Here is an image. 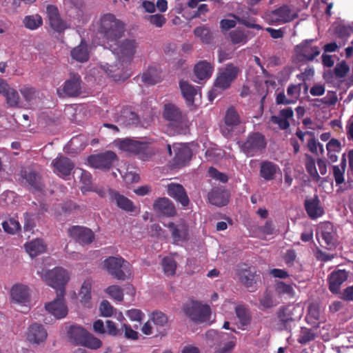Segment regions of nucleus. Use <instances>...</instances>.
Here are the masks:
<instances>
[{"instance_id": "nucleus-1", "label": "nucleus", "mask_w": 353, "mask_h": 353, "mask_svg": "<svg viewBox=\"0 0 353 353\" xmlns=\"http://www.w3.org/2000/svg\"><path fill=\"white\" fill-rule=\"evenodd\" d=\"M125 23L112 13L101 16L97 23V32L108 48H112L125 34Z\"/></svg>"}, {"instance_id": "nucleus-2", "label": "nucleus", "mask_w": 353, "mask_h": 353, "mask_svg": "<svg viewBox=\"0 0 353 353\" xmlns=\"http://www.w3.org/2000/svg\"><path fill=\"white\" fill-rule=\"evenodd\" d=\"M163 117L170 121L168 129L170 134L173 135L185 134L188 132V121L181 110L174 103L164 104Z\"/></svg>"}, {"instance_id": "nucleus-3", "label": "nucleus", "mask_w": 353, "mask_h": 353, "mask_svg": "<svg viewBox=\"0 0 353 353\" xmlns=\"http://www.w3.org/2000/svg\"><path fill=\"white\" fill-rule=\"evenodd\" d=\"M69 341L74 345H81L91 350H97L102 346V341L78 325H71L68 332Z\"/></svg>"}, {"instance_id": "nucleus-4", "label": "nucleus", "mask_w": 353, "mask_h": 353, "mask_svg": "<svg viewBox=\"0 0 353 353\" xmlns=\"http://www.w3.org/2000/svg\"><path fill=\"white\" fill-rule=\"evenodd\" d=\"M240 72V68L233 63H228L225 65V68L220 69L214 81V88L210 92V100L212 101L216 97L214 92L216 91V88H219L221 90L228 89L232 82L236 80Z\"/></svg>"}, {"instance_id": "nucleus-5", "label": "nucleus", "mask_w": 353, "mask_h": 353, "mask_svg": "<svg viewBox=\"0 0 353 353\" xmlns=\"http://www.w3.org/2000/svg\"><path fill=\"white\" fill-rule=\"evenodd\" d=\"M103 264L108 272L117 280L125 281L132 274L131 265L121 256H109Z\"/></svg>"}, {"instance_id": "nucleus-6", "label": "nucleus", "mask_w": 353, "mask_h": 353, "mask_svg": "<svg viewBox=\"0 0 353 353\" xmlns=\"http://www.w3.org/2000/svg\"><path fill=\"white\" fill-rule=\"evenodd\" d=\"M302 314L303 310L298 305H288L279 307L276 316L281 330L290 332L292 323L300 319Z\"/></svg>"}, {"instance_id": "nucleus-7", "label": "nucleus", "mask_w": 353, "mask_h": 353, "mask_svg": "<svg viewBox=\"0 0 353 353\" xmlns=\"http://www.w3.org/2000/svg\"><path fill=\"white\" fill-rule=\"evenodd\" d=\"M238 143L241 150L248 157L261 154L267 145L264 135L258 132L250 133L245 141H239Z\"/></svg>"}, {"instance_id": "nucleus-8", "label": "nucleus", "mask_w": 353, "mask_h": 353, "mask_svg": "<svg viewBox=\"0 0 353 353\" xmlns=\"http://www.w3.org/2000/svg\"><path fill=\"white\" fill-rule=\"evenodd\" d=\"M138 48V43L134 39H125L114 46L111 49L119 61L130 65L133 60Z\"/></svg>"}, {"instance_id": "nucleus-9", "label": "nucleus", "mask_w": 353, "mask_h": 353, "mask_svg": "<svg viewBox=\"0 0 353 353\" xmlns=\"http://www.w3.org/2000/svg\"><path fill=\"white\" fill-rule=\"evenodd\" d=\"M37 274H39L48 285L57 289V292L62 289L65 290V285L69 279L66 270L59 267L51 270L44 269H42L41 271L38 270Z\"/></svg>"}, {"instance_id": "nucleus-10", "label": "nucleus", "mask_w": 353, "mask_h": 353, "mask_svg": "<svg viewBox=\"0 0 353 353\" xmlns=\"http://www.w3.org/2000/svg\"><path fill=\"white\" fill-rule=\"evenodd\" d=\"M183 310L187 316L196 323L209 321L211 315V310L208 305H201L196 301L184 304Z\"/></svg>"}, {"instance_id": "nucleus-11", "label": "nucleus", "mask_w": 353, "mask_h": 353, "mask_svg": "<svg viewBox=\"0 0 353 353\" xmlns=\"http://www.w3.org/2000/svg\"><path fill=\"white\" fill-rule=\"evenodd\" d=\"M81 79L79 74H74L57 89L60 98H74L78 97L81 91Z\"/></svg>"}, {"instance_id": "nucleus-12", "label": "nucleus", "mask_w": 353, "mask_h": 353, "mask_svg": "<svg viewBox=\"0 0 353 353\" xmlns=\"http://www.w3.org/2000/svg\"><path fill=\"white\" fill-rule=\"evenodd\" d=\"M88 161L93 168L110 170L118 161V158L114 152L108 150L97 154L90 155Z\"/></svg>"}, {"instance_id": "nucleus-13", "label": "nucleus", "mask_w": 353, "mask_h": 353, "mask_svg": "<svg viewBox=\"0 0 353 353\" xmlns=\"http://www.w3.org/2000/svg\"><path fill=\"white\" fill-rule=\"evenodd\" d=\"M65 290L62 289L57 292V299L46 304V311L54 316L57 319L65 317L68 310L64 299Z\"/></svg>"}, {"instance_id": "nucleus-14", "label": "nucleus", "mask_w": 353, "mask_h": 353, "mask_svg": "<svg viewBox=\"0 0 353 353\" xmlns=\"http://www.w3.org/2000/svg\"><path fill=\"white\" fill-rule=\"evenodd\" d=\"M103 70L108 77L114 81H124L131 76L130 65L117 60L115 64L103 66Z\"/></svg>"}, {"instance_id": "nucleus-15", "label": "nucleus", "mask_w": 353, "mask_h": 353, "mask_svg": "<svg viewBox=\"0 0 353 353\" xmlns=\"http://www.w3.org/2000/svg\"><path fill=\"white\" fill-rule=\"evenodd\" d=\"M336 232L334 225L329 221L322 223L316 232V238L319 243L320 239L322 240V246L327 249H332L335 246L336 242Z\"/></svg>"}, {"instance_id": "nucleus-16", "label": "nucleus", "mask_w": 353, "mask_h": 353, "mask_svg": "<svg viewBox=\"0 0 353 353\" xmlns=\"http://www.w3.org/2000/svg\"><path fill=\"white\" fill-rule=\"evenodd\" d=\"M314 41V39H305L296 46L295 52L297 56L301 58V60L312 61L320 54L319 48L312 45Z\"/></svg>"}, {"instance_id": "nucleus-17", "label": "nucleus", "mask_w": 353, "mask_h": 353, "mask_svg": "<svg viewBox=\"0 0 353 353\" xmlns=\"http://www.w3.org/2000/svg\"><path fill=\"white\" fill-rule=\"evenodd\" d=\"M172 148L174 152L172 165L174 168H179L186 165L191 159L192 150L184 143H174Z\"/></svg>"}, {"instance_id": "nucleus-18", "label": "nucleus", "mask_w": 353, "mask_h": 353, "mask_svg": "<svg viewBox=\"0 0 353 353\" xmlns=\"http://www.w3.org/2000/svg\"><path fill=\"white\" fill-rule=\"evenodd\" d=\"M237 275L242 285L248 289L252 288L250 291L253 292L254 285L259 279V275L256 274L255 268L244 264L238 269Z\"/></svg>"}, {"instance_id": "nucleus-19", "label": "nucleus", "mask_w": 353, "mask_h": 353, "mask_svg": "<svg viewBox=\"0 0 353 353\" xmlns=\"http://www.w3.org/2000/svg\"><path fill=\"white\" fill-rule=\"evenodd\" d=\"M166 227L170 229L174 243L189 239V226L184 220H180L176 223L170 222Z\"/></svg>"}, {"instance_id": "nucleus-20", "label": "nucleus", "mask_w": 353, "mask_h": 353, "mask_svg": "<svg viewBox=\"0 0 353 353\" xmlns=\"http://www.w3.org/2000/svg\"><path fill=\"white\" fill-rule=\"evenodd\" d=\"M68 233L70 236L81 245L90 244L94 239V234L90 229L79 225L70 228Z\"/></svg>"}, {"instance_id": "nucleus-21", "label": "nucleus", "mask_w": 353, "mask_h": 353, "mask_svg": "<svg viewBox=\"0 0 353 353\" xmlns=\"http://www.w3.org/2000/svg\"><path fill=\"white\" fill-rule=\"evenodd\" d=\"M115 121L124 127L137 126L140 123V118L137 112L130 107H123L115 117Z\"/></svg>"}, {"instance_id": "nucleus-22", "label": "nucleus", "mask_w": 353, "mask_h": 353, "mask_svg": "<svg viewBox=\"0 0 353 353\" xmlns=\"http://www.w3.org/2000/svg\"><path fill=\"white\" fill-rule=\"evenodd\" d=\"M54 172L59 176L65 178L71 174L74 163L66 157H57L52 161Z\"/></svg>"}, {"instance_id": "nucleus-23", "label": "nucleus", "mask_w": 353, "mask_h": 353, "mask_svg": "<svg viewBox=\"0 0 353 353\" xmlns=\"http://www.w3.org/2000/svg\"><path fill=\"white\" fill-rule=\"evenodd\" d=\"M108 194L110 202L114 203L117 206L127 212H133L136 210L134 203L128 197L120 194L118 191L109 188Z\"/></svg>"}, {"instance_id": "nucleus-24", "label": "nucleus", "mask_w": 353, "mask_h": 353, "mask_svg": "<svg viewBox=\"0 0 353 353\" xmlns=\"http://www.w3.org/2000/svg\"><path fill=\"white\" fill-rule=\"evenodd\" d=\"M349 273L345 270H336L327 276L328 288L332 294H338L341 285L347 280Z\"/></svg>"}, {"instance_id": "nucleus-25", "label": "nucleus", "mask_w": 353, "mask_h": 353, "mask_svg": "<svg viewBox=\"0 0 353 353\" xmlns=\"http://www.w3.org/2000/svg\"><path fill=\"white\" fill-rule=\"evenodd\" d=\"M46 13L50 27L57 32H62L68 28L67 23L61 19L58 8L54 5H48Z\"/></svg>"}, {"instance_id": "nucleus-26", "label": "nucleus", "mask_w": 353, "mask_h": 353, "mask_svg": "<svg viewBox=\"0 0 353 353\" xmlns=\"http://www.w3.org/2000/svg\"><path fill=\"white\" fill-rule=\"evenodd\" d=\"M48 336V333L43 325L37 323L31 324L27 332V340L36 345L44 342Z\"/></svg>"}, {"instance_id": "nucleus-27", "label": "nucleus", "mask_w": 353, "mask_h": 353, "mask_svg": "<svg viewBox=\"0 0 353 353\" xmlns=\"http://www.w3.org/2000/svg\"><path fill=\"white\" fill-rule=\"evenodd\" d=\"M168 194L170 196L181 203L184 208L190 203L189 197L182 185L178 183H170L167 187Z\"/></svg>"}, {"instance_id": "nucleus-28", "label": "nucleus", "mask_w": 353, "mask_h": 353, "mask_svg": "<svg viewBox=\"0 0 353 353\" xmlns=\"http://www.w3.org/2000/svg\"><path fill=\"white\" fill-rule=\"evenodd\" d=\"M153 209L165 216H173L176 214L174 204L166 197L156 199L153 203Z\"/></svg>"}, {"instance_id": "nucleus-29", "label": "nucleus", "mask_w": 353, "mask_h": 353, "mask_svg": "<svg viewBox=\"0 0 353 353\" xmlns=\"http://www.w3.org/2000/svg\"><path fill=\"white\" fill-rule=\"evenodd\" d=\"M241 123L240 117L234 108H229L225 115L224 123L225 126L223 128V133L224 135H229L234 130V128L239 125Z\"/></svg>"}, {"instance_id": "nucleus-30", "label": "nucleus", "mask_w": 353, "mask_h": 353, "mask_svg": "<svg viewBox=\"0 0 353 353\" xmlns=\"http://www.w3.org/2000/svg\"><path fill=\"white\" fill-rule=\"evenodd\" d=\"M305 210L310 218L314 219L324 214V210L321 206L320 199L315 194L312 199H306L304 201Z\"/></svg>"}, {"instance_id": "nucleus-31", "label": "nucleus", "mask_w": 353, "mask_h": 353, "mask_svg": "<svg viewBox=\"0 0 353 353\" xmlns=\"http://www.w3.org/2000/svg\"><path fill=\"white\" fill-rule=\"evenodd\" d=\"M119 147L121 150L134 154L144 152L147 143L131 139H124L119 141Z\"/></svg>"}, {"instance_id": "nucleus-32", "label": "nucleus", "mask_w": 353, "mask_h": 353, "mask_svg": "<svg viewBox=\"0 0 353 353\" xmlns=\"http://www.w3.org/2000/svg\"><path fill=\"white\" fill-rule=\"evenodd\" d=\"M272 17L277 22L287 23L293 21L296 14H294L288 5H283L272 11Z\"/></svg>"}, {"instance_id": "nucleus-33", "label": "nucleus", "mask_w": 353, "mask_h": 353, "mask_svg": "<svg viewBox=\"0 0 353 353\" xmlns=\"http://www.w3.org/2000/svg\"><path fill=\"white\" fill-rule=\"evenodd\" d=\"M209 202L216 206H224L229 201L228 192L221 188H215L208 193Z\"/></svg>"}, {"instance_id": "nucleus-34", "label": "nucleus", "mask_w": 353, "mask_h": 353, "mask_svg": "<svg viewBox=\"0 0 353 353\" xmlns=\"http://www.w3.org/2000/svg\"><path fill=\"white\" fill-rule=\"evenodd\" d=\"M70 55L74 60L78 62L84 63L88 61L90 57L88 47L83 39L81 40L79 45L71 50Z\"/></svg>"}, {"instance_id": "nucleus-35", "label": "nucleus", "mask_w": 353, "mask_h": 353, "mask_svg": "<svg viewBox=\"0 0 353 353\" xmlns=\"http://www.w3.org/2000/svg\"><path fill=\"white\" fill-rule=\"evenodd\" d=\"M141 80L148 85H155L162 80L161 71L154 66H150L141 75Z\"/></svg>"}, {"instance_id": "nucleus-36", "label": "nucleus", "mask_w": 353, "mask_h": 353, "mask_svg": "<svg viewBox=\"0 0 353 353\" xmlns=\"http://www.w3.org/2000/svg\"><path fill=\"white\" fill-rule=\"evenodd\" d=\"M11 297L13 301L25 303L29 300L28 287L23 285H14L11 289Z\"/></svg>"}, {"instance_id": "nucleus-37", "label": "nucleus", "mask_w": 353, "mask_h": 353, "mask_svg": "<svg viewBox=\"0 0 353 353\" xmlns=\"http://www.w3.org/2000/svg\"><path fill=\"white\" fill-rule=\"evenodd\" d=\"M213 71V66L206 61H201L194 66V72L197 79L205 80L209 79Z\"/></svg>"}, {"instance_id": "nucleus-38", "label": "nucleus", "mask_w": 353, "mask_h": 353, "mask_svg": "<svg viewBox=\"0 0 353 353\" xmlns=\"http://www.w3.org/2000/svg\"><path fill=\"white\" fill-rule=\"evenodd\" d=\"M179 87L183 98L188 105H192L194 101V97L196 94V88L188 81L181 80Z\"/></svg>"}, {"instance_id": "nucleus-39", "label": "nucleus", "mask_w": 353, "mask_h": 353, "mask_svg": "<svg viewBox=\"0 0 353 353\" xmlns=\"http://www.w3.org/2000/svg\"><path fill=\"white\" fill-rule=\"evenodd\" d=\"M25 248L29 255L33 258L46 250V245L42 239H37L25 244Z\"/></svg>"}, {"instance_id": "nucleus-40", "label": "nucleus", "mask_w": 353, "mask_h": 353, "mask_svg": "<svg viewBox=\"0 0 353 353\" xmlns=\"http://www.w3.org/2000/svg\"><path fill=\"white\" fill-rule=\"evenodd\" d=\"M347 166L346 154L342 155L339 165L332 167L333 176L336 185H340L345 182V172Z\"/></svg>"}, {"instance_id": "nucleus-41", "label": "nucleus", "mask_w": 353, "mask_h": 353, "mask_svg": "<svg viewBox=\"0 0 353 353\" xmlns=\"http://www.w3.org/2000/svg\"><path fill=\"white\" fill-rule=\"evenodd\" d=\"M21 177L33 188L36 190L41 189L40 176L31 170H22L21 171Z\"/></svg>"}, {"instance_id": "nucleus-42", "label": "nucleus", "mask_w": 353, "mask_h": 353, "mask_svg": "<svg viewBox=\"0 0 353 353\" xmlns=\"http://www.w3.org/2000/svg\"><path fill=\"white\" fill-rule=\"evenodd\" d=\"M278 166L270 161H263L260 166V175L266 181L272 180L277 171Z\"/></svg>"}, {"instance_id": "nucleus-43", "label": "nucleus", "mask_w": 353, "mask_h": 353, "mask_svg": "<svg viewBox=\"0 0 353 353\" xmlns=\"http://www.w3.org/2000/svg\"><path fill=\"white\" fill-rule=\"evenodd\" d=\"M260 307L263 310L272 308L276 306L279 302L274 298V292L269 290H265L259 299Z\"/></svg>"}, {"instance_id": "nucleus-44", "label": "nucleus", "mask_w": 353, "mask_h": 353, "mask_svg": "<svg viewBox=\"0 0 353 353\" xmlns=\"http://www.w3.org/2000/svg\"><path fill=\"white\" fill-rule=\"evenodd\" d=\"M194 34L203 43L209 44L213 39V34L210 28L205 25L200 26L194 28Z\"/></svg>"}, {"instance_id": "nucleus-45", "label": "nucleus", "mask_w": 353, "mask_h": 353, "mask_svg": "<svg viewBox=\"0 0 353 353\" xmlns=\"http://www.w3.org/2000/svg\"><path fill=\"white\" fill-rule=\"evenodd\" d=\"M231 43L234 45H244L248 41V34L241 29L236 28L229 33Z\"/></svg>"}, {"instance_id": "nucleus-46", "label": "nucleus", "mask_w": 353, "mask_h": 353, "mask_svg": "<svg viewBox=\"0 0 353 353\" xmlns=\"http://www.w3.org/2000/svg\"><path fill=\"white\" fill-rule=\"evenodd\" d=\"M305 168L312 179L318 182L321 177L317 172L315 160L308 154H305Z\"/></svg>"}, {"instance_id": "nucleus-47", "label": "nucleus", "mask_w": 353, "mask_h": 353, "mask_svg": "<svg viewBox=\"0 0 353 353\" xmlns=\"http://www.w3.org/2000/svg\"><path fill=\"white\" fill-rule=\"evenodd\" d=\"M2 228L5 232L10 234H14L21 230L19 222L14 217L9 218L2 223Z\"/></svg>"}, {"instance_id": "nucleus-48", "label": "nucleus", "mask_w": 353, "mask_h": 353, "mask_svg": "<svg viewBox=\"0 0 353 353\" xmlns=\"http://www.w3.org/2000/svg\"><path fill=\"white\" fill-rule=\"evenodd\" d=\"M91 287L92 283L90 279H86L83 283L79 292L80 301L81 303L86 305L91 299Z\"/></svg>"}, {"instance_id": "nucleus-49", "label": "nucleus", "mask_w": 353, "mask_h": 353, "mask_svg": "<svg viewBox=\"0 0 353 353\" xmlns=\"http://www.w3.org/2000/svg\"><path fill=\"white\" fill-rule=\"evenodd\" d=\"M236 316L243 325H248L251 321V316L248 309L242 305H237L235 308Z\"/></svg>"}, {"instance_id": "nucleus-50", "label": "nucleus", "mask_w": 353, "mask_h": 353, "mask_svg": "<svg viewBox=\"0 0 353 353\" xmlns=\"http://www.w3.org/2000/svg\"><path fill=\"white\" fill-rule=\"evenodd\" d=\"M275 291L279 296L288 295L290 297L294 296V291L292 286L283 281H278L275 284Z\"/></svg>"}, {"instance_id": "nucleus-51", "label": "nucleus", "mask_w": 353, "mask_h": 353, "mask_svg": "<svg viewBox=\"0 0 353 353\" xmlns=\"http://www.w3.org/2000/svg\"><path fill=\"white\" fill-rule=\"evenodd\" d=\"M42 23V18L38 14L26 16L23 19L25 27L30 30H35L41 26Z\"/></svg>"}, {"instance_id": "nucleus-52", "label": "nucleus", "mask_w": 353, "mask_h": 353, "mask_svg": "<svg viewBox=\"0 0 353 353\" xmlns=\"http://www.w3.org/2000/svg\"><path fill=\"white\" fill-rule=\"evenodd\" d=\"M162 265L164 273L168 276H173L175 274L176 269V261L169 257L163 258L162 261Z\"/></svg>"}, {"instance_id": "nucleus-53", "label": "nucleus", "mask_w": 353, "mask_h": 353, "mask_svg": "<svg viewBox=\"0 0 353 353\" xmlns=\"http://www.w3.org/2000/svg\"><path fill=\"white\" fill-rule=\"evenodd\" d=\"M3 95L6 97L7 103L9 106H18L19 102V95L14 89L10 88L9 87Z\"/></svg>"}, {"instance_id": "nucleus-54", "label": "nucleus", "mask_w": 353, "mask_h": 353, "mask_svg": "<svg viewBox=\"0 0 353 353\" xmlns=\"http://www.w3.org/2000/svg\"><path fill=\"white\" fill-rule=\"evenodd\" d=\"M314 338L315 334L312 329L303 327L301 329L298 342L301 344H306L307 343L314 340Z\"/></svg>"}, {"instance_id": "nucleus-55", "label": "nucleus", "mask_w": 353, "mask_h": 353, "mask_svg": "<svg viewBox=\"0 0 353 353\" xmlns=\"http://www.w3.org/2000/svg\"><path fill=\"white\" fill-rule=\"evenodd\" d=\"M81 170L80 181L83 185L81 188L82 191H91L92 189V175L90 172L83 169Z\"/></svg>"}, {"instance_id": "nucleus-56", "label": "nucleus", "mask_w": 353, "mask_h": 353, "mask_svg": "<svg viewBox=\"0 0 353 353\" xmlns=\"http://www.w3.org/2000/svg\"><path fill=\"white\" fill-rule=\"evenodd\" d=\"M151 320L154 324L161 327L165 326L168 321L167 316L160 311L153 312L151 315Z\"/></svg>"}, {"instance_id": "nucleus-57", "label": "nucleus", "mask_w": 353, "mask_h": 353, "mask_svg": "<svg viewBox=\"0 0 353 353\" xmlns=\"http://www.w3.org/2000/svg\"><path fill=\"white\" fill-rule=\"evenodd\" d=\"M106 292L117 301H122L123 292L119 285H110L106 289Z\"/></svg>"}, {"instance_id": "nucleus-58", "label": "nucleus", "mask_w": 353, "mask_h": 353, "mask_svg": "<svg viewBox=\"0 0 353 353\" xmlns=\"http://www.w3.org/2000/svg\"><path fill=\"white\" fill-rule=\"evenodd\" d=\"M230 16L232 17L233 18L236 19L239 23L246 26L247 28H253V29H256L258 30L263 29L262 26H261L259 24L255 23L254 20L248 19L245 17L241 18V17L236 16L234 14H230Z\"/></svg>"}, {"instance_id": "nucleus-59", "label": "nucleus", "mask_w": 353, "mask_h": 353, "mask_svg": "<svg viewBox=\"0 0 353 353\" xmlns=\"http://www.w3.org/2000/svg\"><path fill=\"white\" fill-rule=\"evenodd\" d=\"M105 333L110 336H121L123 334V332L121 329H119L116 323L111 321V320H107L105 321Z\"/></svg>"}, {"instance_id": "nucleus-60", "label": "nucleus", "mask_w": 353, "mask_h": 353, "mask_svg": "<svg viewBox=\"0 0 353 353\" xmlns=\"http://www.w3.org/2000/svg\"><path fill=\"white\" fill-rule=\"evenodd\" d=\"M147 19L157 28H161L166 22L165 17L161 14L149 15L147 17Z\"/></svg>"}, {"instance_id": "nucleus-61", "label": "nucleus", "mask_w": 353, "mask_h": 353, "mask_svg": "<svg viewBox=\"0 0 353 353\" xmlns=\"http://www.w3.org/2000/svg\"><path fill=\"white\" fill-rule=\"evenodd\" d=\"M350 68L345 62H341L336 64L334 68V73L337 78L344 77L349 72Z\"/></svg>"}, {"instance_id": "nucleus-62", "label": "nucleus", "mask_w": 353, "mask_h": 353, "mask_svg": "<svg viewBox=\"0 0 353 353\" xmlns=\"http://www.w3.org/2000/svg\"><path fill=\"white\" fill-rule=\"evenodd\" d=\"M122 332L124 330V336L128 339L137 340L139 338V334L137 331L132 330L130 325L123 323L121 326Z\"/></svg>"}, {"instance_id": "nucleus-63", "label": "nucleus", "mask_w": 353, "mask_h": 353, "mask_svg": "<svg viewBox=\"0 0 353 353\" xmlns=\"http://www.w3.org/2000/svg\"><path fill=\"white\" fill-rule=\"evenodd\" d=\"M99 308H100L101 316H103L110 317L113 314L114 307L106 300H103L101 303Z\"/></svg>"}, {"instance_id": "nucleus-64", "label": "nucleus", "mask_w": 353, "mask_h": 353, "mask_svg": "<svg viewBox=\"0 0 353 353\" xmlns=\"http://www.w3.org/2000/svg\"><path fill=\"white\" fill-rule=\"evenodd\" d=\"M326 149L330 152H340L341 150V143L336 139H331L326 145Z\"/></svg>"}]
</instances>
